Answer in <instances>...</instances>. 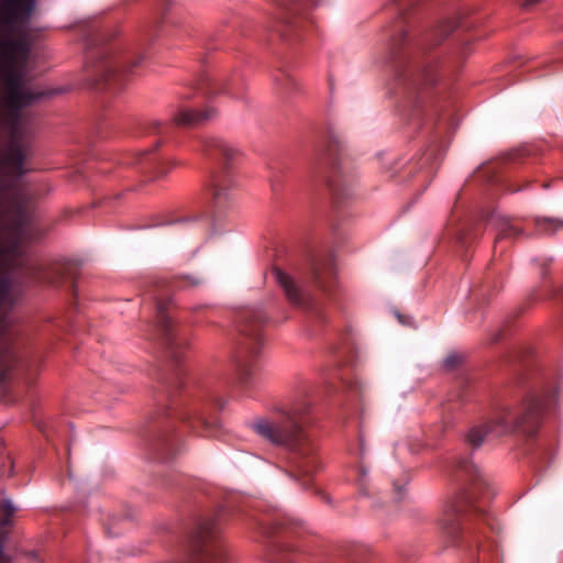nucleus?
<instances>
[{"mask_svg":"<svg viewBox=\"0 0 563 563\" xmlns=\"http://www.w3.org/2000/svg\"><path fill=\"white\" fill-rule=\"evenodd\" d=\"M29 216L22 195L13 190L12 180L0 177V382L5 379L16 362V332L2 310L11 309L20 298L12 288L7 274L21 268L23 275L33 283L59 285L63 280L62 267L57 264L44 266L29 262L22 251L20 240Z\"/></svg>","mask_w":563,"mask_h":563,"instance_id":"1","label":"nucleus"},{"mask_svg":"<svg viewBox=\"0 0 563 563\" xmlns=\"http://www.w3.org/2000/svg\"><path fill=\"white\" fill-rule=\"evenodd\" d=\"M30 44L24 38L0 41V177L21 178L31 148L22 144L21 110L44 97L25 82Z\"/></svg>","mask_w":563,"mask_h":563,"instance_id":"2","label":"nucleus"},{"mask_svg":"<svg viewBox=\"0 0 563 563\" xmlns=\"http://www.w3.org/2000/svg\"><path fill=\"white\" fill-rule=\"evenodd\" d=\"M310 409L306 398H298L278 409L276 418L257 419L252 424L257 435L294 455L296 470L302 476H310L320 467L317 443L305 429Z\"/></svg>","mask_w":563,"mask_h":563,"instance_id":"3","label":"nucleus"},{"mask_svg":"<svg viewBox=\"0 0 563 563\" xmlns=\"http://www.w3.org/2000/svg\"><path fill=\"white\" fill-rule=\"evenodd\" d=\"M547 405L545 398L536 395H528L516 407L501 405L487 421L470 429L466 440L472 446L477 448L484 441L497 439L514 431L532 435L541 423Z\"/></svg>","mask_w":563,"mask_h":563,"instance_id":"4","label":"nucleus"},{"mask_svg":"<svg viewBox=\"0 0 563 563\" xmlns=\"http://www.w3.org/2000/svg\"><path fill=\"white\" fill-rule=\"evenodd\" d=\"M471 512L492 528V518L471 505L464 494H459L445 504L439 519L441 538L448 547L460 545L462 541L479 547V534L484 532L471 521Z\"/></svg>","mask_w":563,"mask_h":563,"instance_id":"5","label":"nucleus"},{"mask_svg":"<svg viewBox=\"0 0 563 563\" xmlns=\"http://www.w3.org/2000/svg\"><path fill=\"white\" fill-rule=\"evenodd\" d=\"M205 152L208 156L219 159L221 167L213 170L209 180V191L216 208H224L233 197L235 181L231 168L240 159L241 152L229 142L210 137L205 141Z\"/></svg>","mask_w":563,"mask_h":563,"instance_id":"6","label":"nucleus"},{"mask_svg":"<svg viewBox=\"0 0 563 563\" xmlns=\"http://www.w3.org/2000/svg\"><path fill=\"white\" fill-rule=\"evenodd\" d=\"M140 59L130 62L119 54H104L95 64L87 68L88 76L92 77L90 86H100L109 90H119L126 80L128 74L139 64Z\"/></svg>","mask_w":563,"mask_h":563,"instance_id":"7","label":"nucleus"},{"mask_svg":"<svg viewBox=\"0 0 563 563\" xmlns=\"http://www.w3.org/2000/svg\"><path fill=\"white\" fill-rule=\"evenodd\" d=\"M242 332L250 336L252 341V346H245L243 350L239 353L238 360H236V369H238V377L241 384L243 385H250L252 384L258 374V366L255 362V356L260 353V345L262 341L261 333L258 332L257 328L255 329H247L244 328Z\"/></svg>","mask_w":563,"mask_h":563,"instance_id":"8","label":"nucleus"},{"mask_svg":"<svg viewBox=\"0 0 563 563\" xmlns=\"http://www.w3.org/2000/svg\"><path fill=\"white\" fill-rule=\"evenodd\" d=\"M34 0H4L0 9V23L12 26L19 19H27Z\"/></svg>","mask_w":563,"mask_h":563,"instance_id":"9","label":"nucleus"},{"mask_svg":"<svg viewBox=\"0 0 563 563\" xmlns=\"http://www.w3.org/2000/svg\"><path fill=\"white\" fill-rule=\"evenodd\" d=\"M209 410L210 405L202 404L201 401H192L186 405V407L177 413V417L195 431L198 430L199 427L208 429L211 424L207 421L205 416Z\"/></svg>","mask_w":563,"mask_h":563,"instance_id":"10","label":"nucleus"},{"mask_svg":"<svg viewBox=\"0 0 563 563\" xmlns=\"http://www.w3.org/2000/svg\"><path fill=\"white\" fill-rule=\"evenodd\" d=\"M272 563H280L283 561L290 563H298L306 555V549L302 545L290 543L286 540H280L272 547Z\"/></svg>","mask_w":563,"mask_h":563,"instance_id":"11","label":"nucleus"},{"mask_svg":"<svg viewBox=\"0 0 563 563\" xmlns=\"http://www.w3.org/2000/svg\"><path fill=\"white\" fill-rule=\"evenodd\" d=\"M312 279L320 290L330 292L335 284V268L331 261H317L312 265Z\"/></svg>","mask_w":563,"mask_h":563,"instance_id":"12","label":"nucleus"},{"mask_svg":"<svg viewBox=\"0 0 563 563\" xmlns=\"http://www.w3.org/2000/svg\"><path fill=\"white\" fill-rule=\"evenodd\" d=\"M275 276L277 283L283 287L285 295L291 305L296 307L308 308L309 303L305 294L288 274L277 269L275 272Z\"/></svg>","mask_w":563,"mask_h":563,"instance_id":"13","label":"nucleus"},{"mask_svg":"<svg viewBox=\"0 0 563 563\" xmlns=\"http://www.w3.org/2000/svg\"><path fill=\"white\" fill-rule=\"evenodd\" d=\"M166 308L164 305L159 303L157 306V322L161 336L165 344L170 349H177L184 345V342L178 338L174 330L173 322L170 318L165 312Z\"/></svg>","mask_w":563,"mask_h":563,"instance_id":"14","label":"nucleus"},{"mask_svg":"<svg viewBox=\"0 0 563 563\" xmlns=\"http://www.w3.org/2000/svg\"><path fill=\"white\" fill-rule=\"evenodd\" d=\"M208 112H201L191 109H180L174 117V121L179 126H195L209 119Z\"/></svg>","mask_w":563,"mask_h":563,"instance_id":"15","label":"nucleus"},{"mask_svg":"<svg viewBox=\"0 0 563 563\" xmlns=\"http://www.w3.org/2000/svg\"><path fill=\"white\" fill-rule=\"evenodd\" d=\"M15 511V508L9 500H2L0 503V534L5 533V528L11 525V518Z\"/></svg>","mask_w":563,"mask_h":563,"instance_id":"16","label":"nucleus"},{"mask_svg":"<svg viewBox=\"0 0 563 563\" xmlns=\"http://www.w3.org/2000/svg\"><path fill=\"white\" fill-rule=\"evenodd\" d=\"M537 225L543 232H554L563 227V221L558 219L538 220Z\"/></svg>","mask_w":563,"mask_h":563,"instance_id":"17","label":"nucleus"},{"mask_svg":"<svg viewBox=\"0 0 563 563\" xmlns=\"http://www.w3.org/2000/svg\"><path fill=\"white\" fill-rule=\"evenodd\" d=\"M456 468L459 472L464 473L466 476H468L472 479L478 475L477 467L467 459L461 460L457 463Z\"/></svg>","mask_w":563,"mask_h":563,"instance_id":"18","label":"nucleus"},{"mask_svg":"<svg viewBox=\"0 0 563 563\" xmlns=\"http://www.w3.org/2000/svg\"><path fill=\"white\" fill-rule=\"evenodd\" d=\"M406 38H407L406 31L402 29L399 31V33L396 36H394L391 38V43H390L391 48L390 49H391L393 55H396V53H395L396 49H398L400 46L405 45Z\"/></svg>","mask_w":563,"mask_h":563,"instance_id":"19","label":"nucleus"},{"mask_svg":"<svg viewBox=\"0 0 563 563\" xmlns=\"http://www.w3.org/2000/svg\"><path fill=\"white\" fill-rule=\"evenodd\" d=\"M520 233V230L512 224L507 223L504 229H501L500 233L497 235L496 240L505 239V238H514Z\"/></svg>","mask_w":563,"mask_h":563,"instance_id":"20","label":"nucleus"},{"mask_svg":"<svg viewBox=\"0 0 563 563\" xmlns=\"http://www.w3.org/2000/svg\"><path fill=\"white\" fill-rule=\"evenodd\" d=\"M461 362V357L459 355L452 354L446 357L445 360V366L448 368H453Z\"/></svg>","mask_w":563,"mask_h":563,"instance_id":"21","label":"nucleus"},{"mask_svg":"<svg viewBox=\"0 0 563 563\" xmlns=\"http://www.w3.org/2000/svg\"><path fill=\"white\" fill-rule=\"evenodd\" d=\"M542 1L543 0H523L522 7L528 9V8H531L532 5L538 4V3L542 2Z\"/></svg>","mask_w":563,"mask_h":563,"instance_id":"22","label":"nucleus"},{"mask_svg":"<svg viewBox=\"0 0 563 563\" xmlns=\"http://www.w3.org/2000/svg\"><path fill=\"white\" fill-rule=\"evenodd\" d=\"M0 563H11L10 559L7 555H4L1 543H0Z\"/></svg>","mask_w":563,"mask_h":563,"instance_id":"23","label":"nucleus"}]
</instances>
